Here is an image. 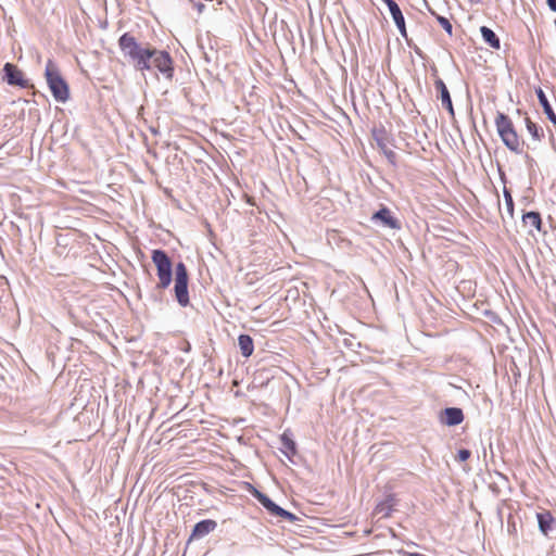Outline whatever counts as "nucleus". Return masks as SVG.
I'll use <instances>...</instances> for the list:
<instances>
[{
    "label": "nucleus",
    "mask_w": 556,
    "mask_h": 556,
    "mask_svg": "<svg viewBox=\"0 0 556 556\" xmlns=\"http://www.w3.org/2000/svg\"><path fill=\"white\" fill-rule=\"evenodd\" d=\"M118 47L125 59L135 67V70L144 73L156 68L165 78L173 77V60L168 52L159 50L149 43L142 46L129 33L123 34L118 39Z\"/></svg>",
    "instance_id": "obj_1"
},
{
    "label": "nucleus",
    "mask_w": 556,
    "mask_h": 556,
    "mask_svg": "<svg viewBox=\"0 0 556 556\" xmlns=\"http://www.w3.org/2000/svg\"><path fill=\"white\" fill-rule=\"evenodd\" d=\"M495 126L507 149L517 154L523 152L525 142L519 138L511 119L507 115L498 112L495 117Z\"/></svg>",
    "instance_id": "obj_2"
},
{
    "label": "nucleus",
    "mask_w": 556,
    "mask_h": 556,
    "mask_svg": "<svg viewBox=\"0 0 556 556\" xmlns=\"http://www.w3.org/2000/svg\"><path fill=\"white\" fill-rule=\"evenodd\" d=\"M45 77L53 98L58 102H66L70 98V88L61 75L59 66L49 59L46 64Z\"/></svg>",
    "instance_id": "obj_3"
},
{
    "label": "nucleus",
    "mask_w": 556,
    "mask_h": 556,
    "mask_svg": "<svg viewBox=\"0 0 556 556\" xmlns=\"http://www.w3.org/2000/svg\"><path fill=\"white\" fill-rule=\"evenodd\" d=\"M152 261L156 266L159 283L157 288L166 289L172 282V262L168 255L162 250L152 252Z\"/></svg>",
    "instance_id": "obj_4"
},
{
    "label": "nucleus",
    "mask_w": 556,
    "mask_h": 556,
    "mask_svg": "<svg viewBox=\"0 0 556 556\" xmlns=\"http://www.w3.org/2000/svg\"><path fill=\"white\" fill-rule=\"evenodd\" d=\"M175 275V296L177 299V302L185 307L189 304V293L188 271L186 265L182 262H179L176 265Z\"/></svg>",
    "instance_id": "obj_5"
},
{
    "label": "nucleus",
    "mask_w": 556,
    "mask_h": 556,
    "mask_svg": "<svg viewBox=\"0 0 556 556\" xmlns=\"http://www.w3.org/2000/svg\"><path fill=\"white\" fill-rule=\"evenodd\" d=\"M256 497L260 501V503L274 516L281 517L283 519L289 520L290 522H293L296 520L295 515L292 513L283 509L282 507L278 506L276 503H274L267 495L256 491Z\"/></svg>",
    "instance_id": "obj_6"
},
{
    "label": "nucleus",
    "mask_w": 556,
    "mask_h": 556,
    "mask_svg": "<svg viewBox=\"0 0 556 556\" xmlns=\"http://www.w3.org/2000/svg\"><path fill=\"white\" fill-rule=\"evenodd\" d=\"M372 135L379 149L383 152L388 161L391 164H395L396 154L390 149V138L387 131L384 129H374Z\"/></svg>",
    "instance_id": "obj_7"
},
{
    "label": "nucleus",
    "mask_w": 556,
    "mask_h": 556,
    "mask_svg": "<svg viewBox=\"0 0 556 556\" xmlns=\"http://www.w3.org/2000/svg\"><path fill=\"white\" fill-rule=\"evenodd\" d=\"M3 71L9 85L26 87L27 81L24 79L23 72L20 71L14 64L5 63Z\"/></svg>",
    "instance_id": "obj_8"
},
{
    "label": "nucleus",
    "mask_w": 556,
    "mask_h": 556,
    "mask_svg": "<svg viewBox=\"0 0 556 556\" xmlns=\"http://www.w3.org/2000/svg\"><path fill=\"white\" fill-rule=\"evenodd\" d=\"M382 1L388 5L390 14H391L397 29L400 30L402 36L406 37L405 20H404V16H403V13H402L400 7L397 5V3L394 0H382Z\"/></svg>",
    "instance_id": "obj_9"
},
{
    "label": "nucleus",
    "mask_w": 556,
    "mask_h": 556,
    "mask_svg": "<svg viewBox=\"0 0 556 556\" xmlns=\"http://www.w3.org/2000/svg\"><path fill=\"white\" fill-rule=\"evenodd\" d=\"M371 219L374 222H380L383 226L391 229L400 228L399 220L392 216L391 211L388 207L380 208L372 215Z\"/></svg>",
    "instance_id": "obj_10"
},
{
    "label": "nucleus",
    "mask_w": 556,
    "mask_h": 556,
    "mask_svg": "<svg viewBox=\"0 0 556 556\" xmlns=\"http://www.w3.org/2000/svg\"><path fill=\"white\" fill-rule=\"evenodd\" d=\"M464 420V413L458 407H448L442 412L441 421L446 426H457Z\"/></svg>",
    "instance_id": "obj_11"
},
{
    "label": "nucleus",
    "mask_w": 556,
    "mask_h": 556,
    "mask_svg": "<svg viewBox=\"0 0 556 556\" xmlns=\"http://www.w3.org/2000/svg\"><path fill=\"white\" fill-rule=\"evenodd\" d=\"M434 87L435 90L440 93L442 105L448 111V113L452 116H454V108L446 85L441 78H437L434 81Z\"/></svg>",
    "instance_id": "obj_12"
},
{
    "label": "nucleus",
    "mask_w": 556,
    "mask_h": 556,
    "mask_svg": "<svg viewBox=\"0 0 556 556\" xmlns=\"http://www.w3.org/2000/svg\"><path fill=\"white\" fill-rule=\"evenodd\" d=\"M216 527H217V523L215 520H212V519L202 520L194 526L190 539H201V538L205 536L206 534L211 533L212 531H214L216 529Z\"/></svg>",
    "instance_id": "obj_13"
},
{
    "label": "nucleus",
    "mask_w": 556,
    "mask_h": 556,
    "mask_svg": "<svg viewBox=\"0 0 556 556\" xmlns=\"http://www.w3.org/2000/svg\"><path fill=\"white\" fill-rule=\"evenodd\" d=\"M536 96L539 99L540 104L542 105L544 113L546 114L547 118L556 125V114L554 113L544 91L542 89L536 90Z\"/></svg>",
    "instance_id": "obj_14"
},
{
    "label": "nucleus",
    "mask_w": 556,
    "mask_h": 556,
    "mask_svg": "<svg viewBox=\"0 0 556 556\" xmlns=\"http://www.w3.org/2000/svg\"><path fill=\"white\" fill-rule=\"evenodd\" d=\"M481 36L483 40L493 49L498 50L501 48V42L496 34L489 27L482 26L480 28Z\"/></svg>",
    "instance_id": "obj_15"
},
{
    "label": "nucleus",
    "mask_w": 556,
    "mask_h": 556,
    "mask_svg": "<svg viewBox=\"0 0 556 556\" xmlns=\"http://www.w3.org/2000/svg\"><path fill=\"white\" fill-rule=\"evenodd\" d=\"M522 223L526 227H529L530 230L532 228L536 229V230H541L542 219H541L540 213H538V212H528V213L523 214Z\"/></svg>",
    "instance_id": "obj_16"
},
{
    "label": "nucleus",
    "mask_w": 556,
    "mask_h": 556,
    "mask_svg": "<svg viewBox=\"0 0 556 556\" xmlns=\"http://www.w3.org/2000/svg\"><path fill=\"white\" fill-rule=\"evenodd\" d=\"M238 344L241 351V354L244 357H249L252 355L254 351L253 340L249 334H240L238 338Z\"/></svg>",
    "instance_id": "obj_17"
},
{
    "label": "nucleus",
    "mask_w": 556,
    "mask_h": 556,
    "mask_svg": "<svg viewBox=\"0 0 556 556\" xmlns=\"http://www.w3.org/2000/svg\"><path fill=\"white\" fill-rule=\"evenodd\" d=\"M538 522L539 528L543 534H547L548 531L552 529V523L554 522V518L551 515V513H540L538 514Z\"/></svg>",
    "instance_id": "obj_18"
},
{
    "label": "nucleus",
    "mask_w": 556,
    "mask_h": 556,
    "mask_svg": "<svg viewBox=\"0 0 556 556\" xmlns=\"http://www.w3.org/2000/svg\"><path fill=\"white\" fill-rule=\"evenodd\" d=\"M526 126H527V130L530 132V135L532 136V138L534 140H541L542 131L535 123H533L530 118L527 117Z\"/></svg>",
    "instance_id": "obj_19"
},
{
    "label": "nucleus",
    "mask_w": 556,
    "mask_h": 556,
    "mask_svg": "<svg viewBox=\"0 0 556 556\" xmlns=\"http://www.w3.org/2000/svg\"><path fill=\"white\" fill-rule=\"evenodd\" d=\"M504 199H505V204H506V207H507V212L510 216H513V213H514V201H513V197L509 192L508 189L504 188Z\"/></svg>",
    "instance_id": "obj_20"
},
{
    "label": "nucleus",
    "mask_w": 556,
    "mask_h": 556,
    "mask_svg": "<svg viewBox=\"0 0 556 556\" xmlns=\"http://www.w3.org/2000/svg\"><path fill=\"white\" fill-rule=\"evenodd\" d=\"M439 24L446 30V33L448 35H452V24L450 23V21L446 18V17H443V16H438L437 17Z\"/></svg>",
    "instance_id": "obj_21"
},
{
    "label": "nucleus",
    "mask_w": 556,
    "mask_h": 556,
    "mask_svg": "<svg viewBox=\"0 0 556 556\" xmlns=\"http://www.w3.org/2000/svg\"><path fill=\"white\" fill-rule=\"evenodd\" d=\"M282 443L286 450H288L291 454L295 453V444L291 439H288L286 435H282Z\"/></svg>",
    "instance_id": "obj_22"
},
{
    "label": "nucleus",
    "mask_w": 556,
    "mask_h": 556,
    "mask_svg": "<svg viewBox=\"0 0 556 556\" xmlns=\"http://www.w3.org/2000/svg\"><path fill=\"white\" fill-rule=\"evenodd\" d=\"M471 453L469 450L462 448L458 451L456 459L458 462H466L470 457Z\"/></svg>",
    "instance_id": "obj_23"
},
{
    "label": "nucleus",
    "mask_w": 556,
    "mask_h": 556,
    "mask_svg": "<svg viewBox=\"0 0 556 556\" xmlns=\"http://www.w3.org/2000/svg\"><path fill=\"white\" fill-rule=\"evenodd\" d=\"M547 5L548 8L553 11V12H556V0H547Z\"/></svg>",
    "instance_id": "obj_24"
},
{
    "label": "nucleus",
    "mask_w": 556,
    "mask_h": 556,
    "mask_svg": "<svg viewBox=\"0 0 556 556\" xmlns=\"http://www.w3.org/2000/svg\"><path fill=\"white\" fill-rule=\"evenodd\" d=\"M408 556H426V555L419 554V553H409Z\"/></svg>",
    "instance_id": "obj_25"
}]
</instances>
